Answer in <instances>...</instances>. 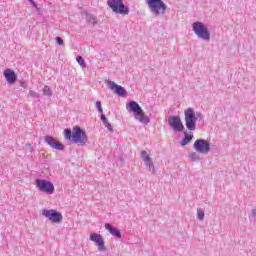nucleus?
Wrapping results in <instances>:
<instances>
[{
    "instance_id": "obj_4",
    "label": "nucleus",
    "mask_w": 256,
    "mask_h": 256,
    "mask_svg": "<svg viewBox=\"0 0 256 256\" xmlns=\"http://www.w3.org/2000/svg\"><path fill=\"white\" fill-rule=\"evenodd\" d=\"M145 3L154 17H162L167 13V4L163 0H145Z\"/></svg>"
},
{
    "instance_id": "obj_6",
    "label": "nucleus",
    "mask_w": 256,
    "mask_h": 256,
    "mask_svg": "<svg viewBox=\"0 0 256 256\" xmlns=\"http://www.w3.org/2000/svg\"><path fill=\"white\" fill-rule=\"evenodd\" d=\"M107 5L116 13V15H128L129 14V6L123 3V0H107Z\"/></svg>"
},
{
    "instance_id": "obj_2",
    "label": "nucleus",
    "mask_w": 256,
    "mask_h": 256,
    "mask_svg": "<svg viewBox=\"0 0 256 256\" xmlns=\"http://www.w3.org/2000/svg\"><path fill=\"white\" fill-rule=\"evenodd\" d=\"M203 119V113L197 112L191 107L184 111V120L188 131H195L197 129V121H203Z\"/></svg>"
},
{
    "instance_id": "obj_11",
    "label": "nucleus",
    "mask_w": 256,
    "mask_h": 256,
    "mask_svg": "<svg viewBox=\"0 0 256 256\" xmlns=\"http://www.w3.org/2000/svg\"><path fill=\"white\" fill-rule=\"evenodd\" d=\"M90 241H93V243H95V245L98 247V251H106L107 248L105 247V240L103 239V236H101V234L95 232L91 233Z\"/></svg>"
},
{
    "instance_id": "obj_27",
    "label": "nucleus",
    "mask_w": 256,
    "mask_h": 256,
    "mask_svg": "<svg viewBox=\"0 0 256 256\" xmlns=\"http://www.w3.org/2000/svg\"><path fill=\"white\" fill-rule=\"evenodd\" d=\"M28 95L29 97H39V94L33 90H30Z\"/></svg>"
},
{
    "instance_id": "obj_30",
    "label": "nucleus",
    "mask_w": 256,
    "mask_h": 256,
    "mask_svg": "<svg viewBox=\"0 0 256 256\" xmlns=\"http://www.w3.org/2000/svg\"><path fill=\"white\" fill-rule=\"evenodd\" d=\"M56 43H58V45H64L63 39L61 37H56Z\"/></svg>"
},
{
    "instance_id": "obj_5",
    "label": "nucleus",
    "mask_w": 256,
    "mask_h": 256,
    "mask_svg": "<svg viewBox=\"0 0 256 256\" xmlns=\"http://www.w3.org/2000/svg\"><path fill=\"white\" fill-rule=\"evenodd\" d=\"M192 31L198 39H202V41H209L211 39V32L207 25L201 21H197L192 23Z\"/></svg>"
},
{
    "instance_id": "obj_22",
    "label": "nucleus",
    "mask_w": 256,
    "mask_h": 256,
    "mask_svg": "<svg viewBox=\"0 0 256 256\" xmlns=\"http://www.w3.org/2000/svg\"><path fill=\"white\" fill-rule=\"evenodd\" d=\"M77 63L82 67V69H85L87 67V64L85 63V59H83L81 56H78L76 58Z\"/></svg>"
},
{
    "instance_id": "obj_17",
    "label": "nucleus",
    "mask_w": 256,
    "mask_h": 256,
    "mask_svg": "<svg viewBox=\"0 0 256 256\" xmlns=\"http://www.w3.org/2000/svg\"><path fill=\"white\" fill-rule=\"evenodd\" d=\"M85 19L88 23H92V25H96V23H98V21H99V20H97V17H95L89 13H86Z\"/></svg>"
},
{
    "instance_id": "obj_18",
    "label": "nucleus",
    "mask_w": 256,
    "mask_h": 256,
    "mask_svg": "<svg viewBox=\"0 0 256 256\" xmlns=\"http://www.w3.org/2000/svg\"><path fill=\"white\" fill-rule=\"evenodd\" d=\"M144 165L148 167V171H151V170L155 171V164H153V160H151V158L150 160L144 161Z\"/></svg>"
},
{
    "instance_id": "obj_1",
    "label": "nucleus",
    "mask_w": 256,
    "mask_h": 256,
    "mask_svg": "<svg viewBox=\"0 0 256 256\" xmlns=\"http://www.w3.org/2000/svg\"><path fill=\"white\" fill-rule=\"evenodd\" d=\"M64 137L68 141L76 143V145H85L87 141H89L87 133H85V130L81 129L79 126H75L72 131L71 129L64 130Z\"/></svg>"
},
{
    "instance_id": "obj_23",
    "label": "nucleus",
    "mask_w": 256,
    "mask_h": 256,
    "mask_svg": "<svg viewBox=\"0 0 256 256\" xmlns=\"http://www.w3.org/2000/svg\"><path fill=\"white\" fill-rule=\"evenodd\" d=\"M197 219H199V221L205 219V212L202 209H197Z\"/></svg>"
},
{
    "instance_id": "obj_20",
    "label": "nucleus",
    "mask_w": 256,
    "mask_h": 256,
    "mask_svg": "<svg viewBox=\"0 0 256 256\" xmlns=\"http://www.w3.org/2000/svg\"><path fill=\"white\" fill-rule=\"evenodd\" d=\"M140 157L141 159L145 162V161H149L151 159V157L149 156V153H147V151L142 150L140 153Z\"/></svg>"
},
{
    "instance_id": "obj_25",
    "label": "nucleus",
    "mask_w": 256,
    "mask_h": 256,
    "mask_svg": "<svg viewBox=\"0 0 256 256\" xmlns=\"http://www.w3.org/2000/svg\"><path fill=\"white\" fill-rule=\"evenodd\" d=\"M103 125L104 127H106V129H108V131H110V133H113V126L111 125V123L106 122Z\"/></svg>"
},
{
    "instance_id": "obj_16",
    "label": "nucleus",
    "mask_w": 256,
    "mask_h": 256,
    "mask_svg": "<svg viewBox=\"0 0 256 256\" xmlns=\"http://www.w3.org/2000/svg\"><path fill=\"white\" fill-rule=\"evenodd\" d=\"M193 141V134L191 133H184V138L181 140L180 144L182 147H185V145H189Z\"/></svg>"
},
{
    "instance_id": "obj_28",
    "label": "nucleus",
    "mask_w": 256,
    "mask_h": 256,
    "mask_svg": "<svg viewBox=\"0 0 256 256\" xmlns=\"http://www.w3.org/2000/svg\"><path fill=\"white\" fill-rule=\"evenodd\" d=\"M29 3H31L32 7H35L36 11H39V6H37V3H35L33 0H28Z\"/></svg>"
},
{
    "instance_id": "obj_26",
    "label": "nucleus",
    "mask_w": 256,
    "mask_h": 256,
    "mask_svg": "<svg viewBox=\"0 0 256 256\" xmlns=\"http://www.w3.org/2000/svg\"><path fill=\"white\" fill-rule=\"evenodd\" d=\"M96 107H97L99 113H103V107L101 106V101L96 102Z\"/></svg>"
},
{
    "instance_id": "obj_14",
    "label": "nucleus",
    "mask_w": 256,
    "mask_h": 256,
    "mask_svg": "<svg viewBox=\"0 0 256 256\" xmlns=\"http://www.w3.org/2000/svg\"><path fill=\"white\" fill-rule=\"evenodd\" d=\"M4 77L10 85H14L17 82V74L12 69H6L4 71Z\"/></svg>"
},
{
    "instance_id": "obj_29",
    "label": "nucleus",
    "mask_w": 256,
    "mask_h": 256,
    "mask_svg": "<svg viewBox=\"0 0 256 256\" xmlns=\"http://www.w3.org/2000/svg\"><path fill=\"white\" fill-rule=\"evenodd\" d=\"M100 119H101L103 125H104L105 123H108V122H107V116H105V114H102L101 117H100Z\"/></svg>"
},
{
    "instance_id": "obj_21",
    "label": "nucleus",
    "mask_w": 256,
    "mask_h": 256,
    "mask_svg": "<svg viewBox=\"0 0 256 256\" xmlns=\"http://www.w3.org/2000/svg\"><path fill=\"white\" fill-rule=\"evenodd\" d=\"M140 157L141 159L145 162V161H149L151 159V157L149 156V153H147V151L142 150L140 153Z\"/></svg>"
},
{
    "instance_id": "obj_9",
    "label": "nucleus",
    "mask_w": 256,
    "mask_h": 256,
    "mask_svg": "<svg viewBox=\"0 0 256 256\" xmlns=\"http://www.w3.org/2000/svg\"><path fill=\"white\" fill-rule=\"evenodd\" d=\"M42 215L43 217H45L46 219H48V221H51V223H61V221H63V214H61V212L55 210V209H43L42 210Z\"/></svg>"
},
{
    "instance_id": "obj_13",
    "label": "nucleus",
    "mask_w": 256,
    "mask_h": 256,
    "mask_svg": "<svg viewBox=\"0 0 256 256\" xmlns=\"http://www.w3.org/2000/svg\"><path fill=\"white\" fill-rule=\"evenodd\" d=\"M45 141L52 149H56L57 151H63V149H65V146L63 144L59 143L57 139L51 136H47L45 138Z\"/></svg>"
},
{
    "instance_id": "obj_7",
    "label": "nucleus",
    "mask_w": 256,
    "mask_h": 256,
    "mask_svg": "<svg viewBox=\"0 0 256 256\" xmlns=\"http://www.w3.org/2000/svg\"><path fill=\"white\" fill-rule=\"evenodd\" d=\"M35 185L41 193H46V195H53L55 193V185L49 180L37 179Z\"/></svg>"
},
{
    "instance_id": "obj_19",
    "label": "nucleus",
    "mask_w": 256,
    "mask_h": 256,
    "mask_svg": "<svg viewBox=\"0 0 256 256\" xmlns=\"http://www.w3.org/2000/svg\"><path fill=\"white\" fill-rule=\"evenodd\" d=\"M43 95H45L46 97H51L53 95V92L51 91V88L49 86H44Z\"/></svg>"
},
{
    "instance_id": "obj_12",
    "label": "nucleus",
    "mask_w": 256,
    "mask_h": 256,
    "mask_svg": "<svg viewBox=\"0 0 256 256\" xmlns=\"http://www.w3.org/2000/svg\"><path fill=\"white\" fill-rule=\"evenodd\" d=\"M107 85L111 91H113L119 97H125L127 95V90L123 88V86L117 85L114 81L108 80Z\"/></svg>"
},
{
    "instance_id": "obj_24",
    "label": "nucleus",
    "mask_w": 256,
    "mask_h": 256,
    "mask_svg": "<svg viewBox=\"0 0 256 256\" xmlns=\"http://www.w3.org/2000/svg\"><path fill=\"white\" fill-rule=\"evenodd\" d=\"M189 159H191V161H199V155H197V153L193 152V153L189 154Z\"/></svg>"
},
{
    "instance_id": "obj_10",
    "label": "nucleus",
    "mask_w": 256,
    "mask_h": 256,
    "mask_svg": "<svg viewBox=\"0 0 256 256\" xmlns=\"http://www.w3.org/2000/svg\"><path fill=\"white\" fill-rule=\"evenodd\" d=\"M168 125L176 133H182V131L185 130V126L183 125V122L181 121V117L179 116H169Z\"/></svg>"
},
{
    "instance_id": "obj_15",
    "label": "nucleus",
    "mask_w": 256,
    "mask_h": 256,
    "mask_svg": "<svg viewBox=\"0 0 256 256\" xmlns=\"http://www.w3.org/2000/svg\"><path fill=\"white\" fill-rule=\"evenodd\" d=\"M104 227H105V230L109 231V233L112 234L113 237H116V239H121L123 237V235L121 234V231L113 227V225L106 223Z\"/></svg>"
},
{
    "instance_id": "obj_3",
    "label": "nucleus",
    "mask_w": 256,
    "mask_h": 256,
    "mask_svg": "<svg viewBox=\"0 0 256 256\" xmlns=\"http://www.w3.org/2000/svg\"><path fill=\"white\" fill-rule=\"evenodd\" d=\"M126 109L128 113H134V117L136 121H139V123H144V125L150 123L151 120L145 115V112L141 106H139V103L130 101L128 104H126Z\"/></svg>"
},
{
    "instance_id": "obj_8",
    "label": "nucleus",
    "mask_w": 256,
    "mask_h": 256,
    "mask_svg": "<svg viewBox=\"0 0 256 256\" xmlns=\"http://www.w3.org/2000/svg\"><path fill=\"white\" fill-rule=\"evenodd\" d=\"M193 149L196 153H200V155H209V152L211 151V144L208 140L197 139L193 144Z\"/></svg>"
}]
</instances>
